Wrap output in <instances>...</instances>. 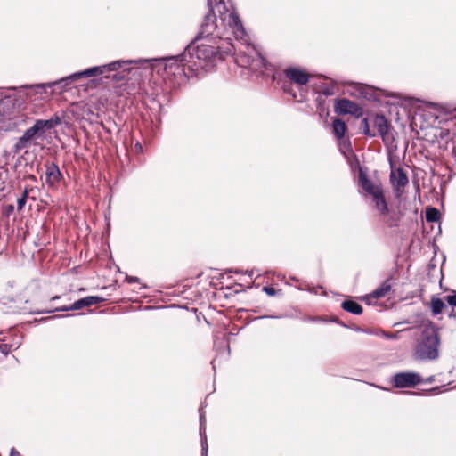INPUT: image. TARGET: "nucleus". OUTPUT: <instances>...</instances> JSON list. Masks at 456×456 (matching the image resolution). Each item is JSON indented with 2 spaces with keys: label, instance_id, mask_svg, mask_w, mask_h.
Returning a JSON list of instances; mask_svg holds the SVG:
<instances>
[{
  "label": "nucleus",
  "instance_id": "f257e3e1",
  "mask_svg": "<svg viewBox=\"0 0 456 456\" xmlns=\"http://www.w3.org/2000/svg\"><path fill=\"white\" fill-rule=\"evenodd\" d=\"M213 38L196 37L184 52L176 56H169L153 60L133 61V63L149 62L153 71L161 75L165 82V92H170L180 87L192 76H197L200 69H211L217 60L224 55L232 54L235 46Z\"/></svg>",
  "mask_w": 456,
  "mask_h": 456
},
{
  "label": "nucleus",
  "instance_id": "f03ea898",
  "mask_svg": "<svg viewBox=\"0 0 456 456\" xmlns=\"http://www.w3.org/2000/svg\"><path fill=\"white\" fill-rule=\"evenodd\" d=\"M344 94L357 99L378 102L380 104L390 106L389 114L401 111L407 114H418V112H438L440 114H451L456 112V105L438 104L425 102L418 98L407 97L401 94L387 93L379 88H375L365 84L349 82L346 85Z\"/></svg>",
  "mask_w": 456,
  "mask_h": 456
},
{
  "label": "nucleus",
  "instance_id": "7ed1b4c3",
  "mask_svg": "<svg viewBox=\"0 0 456 456\" xmlns=\"http://www.w3.org/2000/svg\"><path fill=\"white\" fill-rule=\"evenodd\" d=\"M133 61H115L109 64L95 66L83 71L73 73L59 80L45 84H37L30 86L13 89L0 101V114L13 113L20 110L19 99L24 96L31 97L34 94H45L48 97L52 94H61L66 91L71 83L90 77H96L107 71L123 69L126 65L132 64Z\"/></svg>",
  "mask_w": 456,
  "mask_h": 456
},
{
  "label": "nucleus",
  "instance_id": "20e7f679",
  "mask_svg": "<svg viewBox=\"0 0 456 456\" xmlns=\"http://www.w3.org/2000/svg\"><path fill=\"white\" fill-rule=\"evenodd\" d=\"M208 4L213 11L217 10L222 24L232 30L235 38L241 45L238 47V53L235 57L236 63L242 68L249 69L254 73L261 72L265 61L256 48L248 43L242 22L232 4L226 3L225 0H208Z\"/></svg>",
  "mask_w": 456,
  "mask_h": 456
},
{
  "label": "nucleus",
  "instance_id": "39448f33",
  "mask_svg": "<svg viewBox=\"0 0 456 456\" xmlns=\"http://www.w3.org/2000/svg\"><path fill=\"white\" fill-rule=\"evenodd\" d=\"M440 338L437 328L430 322L420 326L412 356L418 361H433L439 356Z\"/></svg>",
  "mask_w": 456,
  "mask_h": 456
},
{
  "label": "nucleus",
  "instance_id": "423d86ee",
  "mask_svg": "<svg viewBox=\"0 0 456 456\" xmlns=\"http://www.w3.org/2000/svg\"><path fill=\"white\" fill-rule=\"evenodd\" d=\"M361 128L370 136L379 134L384 137L388 133L389 125L386 116H367L362 120Z\"/></svg>",
  "mask_w": 456,
  "mask_h": 456
},
{
  "label": "nucleus",
  "instance_id": "0eeeda50",
  "mask_svg": "<svg viewBox=\"0 0 456 456\" xmlns=\"http://www.w3.org/2000/svg\"><path fill=\"white\" fill-rule=\"evenodd\" d=\"M209 7L210 12L205 16L200 31L197 37L213 38L214 40L222 41L216 16V12L218 13V12L217 10L213 11L212 7Z\"/></svg>",
  "mask_w": 456,
  "mask_h": 456
},
{
  "label": "nucleus",
  "instance_id": "6e6552de",
  "mask_svg": "<svg viewBox=\"0 0 456 456\" xmlns=\"http://www.w3.org/2000/svg\"><path fill=\"white\" fill-rule=\"evenodd\" d=\"M333 108L335 114H362L359 104L346 98L335 100Z\"/></svg>",
  "mask_w": 456,
  "mask_h": 456
},
{
  "label": "nucleus",
  "instance_id": "1a4fd4ad",
  "mask_svg": "<svg viewBox=\"0 0 456 456\" xmlns=\"http://www.w3.org/2000/svg\"><path fill=\"white\" fill-rule=\"evenodd\" d=\"M394 381L396 387H411L420 383L421 378L416 372H402L395 376Z\"/></svg>",
  "mask_w": 456,
  "mask_h": 456
},
{
  "label": "nucleus",
  "instance_id": "9d476101",
  "mask_svg": "<svg viewBox=\"0 0 456 456\" xmlns=\"http://www.w3.org/2000/svg\"><path fill=\"white\" fill-rule=\"evenodd\" d=\"M284 72L287 78L299 86L306 85L312 77L305 69L296 67L288 68Z\"/></svg>",
  "mask_w": 456,
  "mask_h": 456
},
{
  "label": "nucleus",
  "instance_id": "9b49d317",
  "mask_svg": "<svg viewBox=\"0 0 456 456\" xmlns=\"http://www.w3.org/2000/svg\"><path fill=\"white\" fill-rule=\"evenodd\" d=\"M103 299L99 297H86L85 298L79 299L76 301L72 305L70 306H61L57 308L58 311H74V310H79L84 307H87L93 305H96L100 302H102Z\"/></svg>",
  "mask_w": 456,
  "mask_h": 456
},
{
  "label": "nucleus",
  "instance_id": "f8f14e48",
  "mask_svg": "<svg viewBox=\"0 0 456 456\" xmlns=\"http://www.w3.org/2000/svg\"><path fill=\"white\" fill-rule=\"evenodd\" d=\"M390 177L393 186L397 191L408 183V178L402 169L393 170Z\"/></svg>",
  "mask_w": 456,
  "mask_h": 456
},
{
  "label": "nucleus",
  "instance_id": "ddd939ff",
  "mask_svg": "<svg viewBox=\"0 0 456 456\" xmlns=\"http://www.w3.org/2000/svg\"><path fill=\"white\" fill-rule=\"evenodd\" d=\"M45 175L46 183L49 185H54L60 180L61 172L57 166L51 164L47 166Z\"/></svg>",
  "mask_w": 456,
  "mask_h": 456
},
{
  "label": "nucleus",
  "instance_id": "4468645a",
  "mask_svg": "<svg viewBox=\"0 0 456 456\" xmlns=\"http://www.w3.org/2000/svg\"><path fill=\"white\" fill-rule=\"evenodd\" d=\"M360 180L363 190L371 197L380 192L382 190L379 186L374 184L372 182L368 180L364 175L361 174Z\"/></svg>",
  "mask_w": 456,
  "mask_h": 456
},
{
  "label": "nucleus",
  "instance_id": "2eb2a0df",
  "mask_svg": "<svg viewBox=\"0 0 456 456\" xmlns=\"http://www.w3.org/2000/svg\"><path fill=\"white\" fill-rule=\"evenodd\" d=\"M37 133L38 131L34 126L28 129L24 133V134L19 139V142L16 144L17 149H23L25 147L26 142L32 139Z\"/></svg>",
  "mask_w": 456,
  "mask_h": 456
},
{
  "label": "nucleus",
  "instance_id": "dca6fc26",
  "mask_svg": "<svg viewBox=\"0 0 456 456\" xmlns=\"http://www.w3.org/2000/svg\"><path fill=\"white\" fill-rule=\"evenodd\" d=\"M372 200L375 203L376 209L379 210L382 215L387 214V206L383 195L382 191L372 197Z\"/></svg>",
  "mask_w": 456,
  "mask_h": 456
},
{
  "label": "nucleus",
  "instance_id": "f3484780",
  "mask_svg": "<svg viewBox=\"0 0 456 456\" xmlns=\"http://www.w3.org/2000/svg\"><path fill=\"white\" fill-rule=\"evenodd\" d=\"M333 133L337 138H342L346 131L345 122L335 118L332 122Z\"/></svg>",
  "mask_w": 456,
  "mask_h": 456
},
{
  "label": "nucleus",
  "instance_id": "a211bd4d",
  "mask_svg": "<svg viewBox=\"0 0 456 456\" xmlns=\"http://www.w3.org/2000/svg\"><path fill=\"white\" fill-rule=\"evenodd\" d=\"M342 308L354 314H360L362 313V307L359 304L352 300L344 301L342 303Z\"/></svg>",
  "mask_w": 456,
  "mask_h": 456
},
{
  "label": "nucleus",
  "instance_id": "6ab92c4d",
  "mask_svg": "<svg viewBox=\"0 0 456 456\" xmlns=\"http://www.w3.org/2000/svg\"><path fill=\"white\" fill-rule=\"evenodd\" d=\"M391 289V284L389 281H385L379 288L372 292V296L375 298L384 297Z\"/></svg>",
  "mask_w": 456,
  "mask_h": 456
},
{
  "label": "nucleus",
  "instance_id": "aec40b11",
  "mask_svg": "<svg viewBox=\"0 0 456 456\" xmlns=\"http://www.w3.org/2000/svg\"><path fill=\"white\" fill-rule=\"evenodd\" d=\"M318 91L319 95H322V97L331 96L335 94V84L333 81L329 84H323L319 87Z\"/></svg>",
  "mask_w": 456,
  "mask_h": 456
},
{
  "label": "nucleus",
  "instance_id": "412c9836",
  "mask_svg": "<svg viewBox=\"0 0 456 456\" xmlns=\"http://www.w3.org/2000/svg\"><path fill=\"white\" fill-rule=\"evenodd\" d=\"M59 122L58 117L53 120H37L34 126L37 128L38 132L44 131L45 129L50 128L53 124H57Z\"/></svg>",
  "mask_w": 456,
  "mask_h": 456
},
{
  "label": "nucleus",
  "instance_id": "4be33fe9",
  "mask_svg": "<svg viewBox=\"0 0 456 456\" xmlns=\"http://www.w3.org/2000/svg\"><path fill=\"white\" fill-rule=\"evenodd\" d=\"M200 436H201V445H202V455L207 456L208 444H207V436L205 434V428L203 426V416L202 415H200Z\"/></svg>",
  "mask_w": 456,
  "mask_h": 456
},
{
  "label": "nucleus",
  "instance_id": "5701e85b",
  "mask_svg": "<svg viewBox=\"0 0 456 456\" xmlns=\"http://www.w3.org/2000/svg\"><path fill=\"white\" fill-rule=\"evenodd\" d=\"M317 105H318V111L320 114L326 112V114H329V107L330 104L327 102L326 99L322 97V95H318L316 98Z\"/></svg>",
  "mask_w": 456,
  "mask_h": 456
},
{
  "label": "nucleus",
  "instance_id": "b1692460",
  "mask_svg": "<svg viewBox=\"0 0 456 456\" xmlns=\"http://www.w3.org/2000/svg\"><path fill=\"white\" fill-rule=\"evenodd\" d=\"M444 306V303L439 298H433L431 301V308L434 314L442 313Z\"/></svg>",
  "mask_w": 456,
  "mask_h": 456
},
{
  "label": "nucleus",
  "instance_id": "393cba45",
  "mask_svg": "<svg viewBox=\"0 0 456 456\" xmlns=\"http://www.w3.org/2000/svg\"><path fill=\"white\" fill-rule=\"evenodd\" d=\"M439 212L434 208H427L426 210V219L428 222H435L439 218Z\"/></svg>",
  "mask_w": 456,
  "mask_h": 456
},
{
  "label": "nucleus",
  "instance_id": "a878e982",
  "mask_svg": "<svg viewBox=\"0 0 456 456\" xmlns=\"http://www.w3.org/2000/svg\"><path fill=\"white\" fill-rule=\"evenodd\" d=\"M27 196H28V191H25L22 197L18 200L17 208L19 210H21L23 208V207L26 203Z\"/></svg>",
  "mask_w": 456,
  "mask_h": 456
},
{
  "label": "nucleus",
  "instance_id": "bb28decb",
  "mask_svg": "<svg viewBox=\"0 0 456 456\" xmlns=\"http://www.w3.org/2000/svg\"><path fill=\"white\" fill-rule=\"evenodd\" d=\"M384 336L390 339H397L399 338V332L397 333H385L383 332Z\"/></svg>",
  "mask_w": 456,
  "mask_h": 456
},
{
  "label": "nucleus",
  "instance_id": "cd10ccee",
  "mask_svg": "<svg viewBox=\"0 0 456 456\" xmlns=\"http://www.w3.org/2000/svg\"><path fill=\"white\" fill-rule=\"evenodd\" d=\"M264 291L269 295V296H273L275 294V289L273 288H271V287H264Z\"/></svg>",
  "mask_w": 456,
  "mask_h": 456
},
{
  "label": "nucleus",
  "instance_id": "c85d7f7f",
  "mask_svg": "<svg viewBox=\"0 0 456 456\" xmlns=\"http://www.w3.org/2000/svg\"><path fill=\"white\" fill-rule=\"evenodd\" d=\"M447 302L453 306H456V296H448Z\"/></svg>",
  "mask_w": 456,
  "mask_h": 456
},
{
  "label": "nucleus",
  "instance_id": "c756f323",
  "mask_svg": "<svg viewBox=\"0 0 456 456\" xmlns=\"http://www.w3.org/2000/svg\"><path fill=\"white\" fill-rule=\"evenodd\" d=\"M10 456H21L18 451L12 449Z\"/></svg>",
  "mask_w": 456,
  "mask_h": 456
},
{
  "label": "nucleus",
  "instance_id": "7c9ffc66",
  "mask_svg": "<svg viewBox=\"0 0 456 456\" xmlns=\"http://www.w3.org/2000/svg\"><path fill=\"white\" fill-rule=\"evenodd\" d=\"M6 346H7L6 345H0V350H1L3 353H4V354H6V353H7V352L4 350V349L6 348Z\"/></svg>",
  "mask_w": 456,
  "mask_h": 456
},
{
  "label": "nucleus",
  "instance_id": "2f4dec72",
  "mask_svg": "<svg viewBox=\"0 0 456 456\" xmlns=\"http://www.w3.org/2000/svg\"><path fill=\"white\" fill-rule=\"evenodd\" d=\"M59 298V297H53L52 299L54 300V299H57Z\"/></svg>",
  "mask_w": 456,
  "mask_h": 456
},
{
  "label": "nucleus",
  "instance_id": "473e14b6",
  "mask_svg": "<svg viewBox=\"0 0 456 456\" xmlns=\"http://www.w3.org/2000/svg\"><path fill=\"white\" fill-rule=\"evenodd\" d=\"M13 207L10 206L9 210H12Z\"/></svg>",
  "mask_w": 456,
  "mask_h": 456
}]
</instances>
